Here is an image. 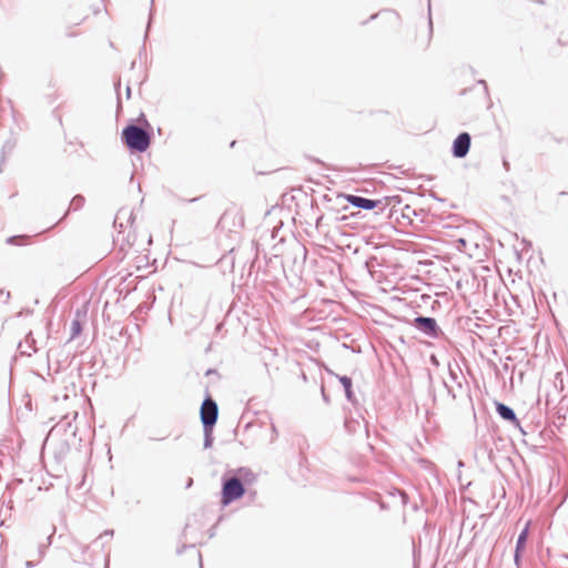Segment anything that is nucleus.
Instances as JSON below:
<instances>
[{
	"instance_id": "nucleus-1",
	"label": "nucleus",
	"mask_w": 568,
	"mask_h": 568,
	"mask_svg": "<svg viewBox=\"0 0 568 568\" xmlns=\"http://www.w3.org/2000/svg\"><path fill=\"white\" fill-rule=\"evenodd\" d=\"M122 136L126 145L138 152H144L150 145L149 134L138 125L126 126Z\"/></svg>"
},
{
	"instance_id": "nucleus-2",
	"label": "nucleus",
	"mask_w": 568,
	"mask_h": 568,
	"mask_svg": "<svg viewBox=\"0 0 568 568\" xmlns=\"http://www.w3.org/2000/svg\"><path fill=\"white\" fill-rule=\"evenodd\" d=\"M244 493V486L237 477L229 478L222 487V504L226 506L233 500L241 498Z\"/></svg>"
},
{
	"instance_id": "nucleus-3",
	"label": "nucleus",
	"mask_w": 568,
	"mask_h": 568,
	"mask_svg": "<svg viewBox=\"0 0 568 568\" xmlns=\"http://www.w3.org/2000/svg\"><path fill=\"white\" fill-rule=\"evenodd\" d=\"M217 419V405L212 398H206L201 407V420L204 428H212Z\"/></svg>"
},
{
	"instance_id": "nucleus-4",
	"label": "nucleus",
	"mask_w": 568,
	"mask_h": 568,
	"mask_svg": "<svg viewBox=\"0 0 568 568\" xmlns=\"http://www.w3.org/2000/svg\"><path fill=\"white\" fill-rule=\"evenodd\" d=\"M414 325L429 337H438L442 333L436 321L432 317L418 316L414 320Z\"/></svg>"
},
{
	"instance_id": "nucleus-5",
	"label": "nucleus",
	"mask_w": 568,
	"mask_h": 568,
	"mask_svg": "<svg viewBox=\"0 0 568 568\" xmlns=\"http://www.w3.org/2000/svg\"><path fill=\"white\" fill-rule=\"evenodd\" d=\"M470 135L467 132L460 133L453 143V154L455 158H465L470 148Z\"/></svg>"
},
{
	"instance_id": "nucleus-6",
	"label": "nucleus",
	"mask_w": 568,
	"mask_h": 568,
	"mask_svg": "<svg viewBox=\"0 0 568 568\" xmlns=\"http://www.w3.org/2000/svg\"><path fill=\"white\" fill-rule=\"evenodd\" d=\"M348 202L352 205L359 207V209H364V210H373L377 205L376 201H374V200L362 197V196H356V195H349Z\"/></svg>"
},
{
	"instance_id": "nucleus-7",
	"label": "nucleus",
	"mask_w": 568,
	"mask_h": 568,
	"mask_svg": "<svg viewBox=\"0 0 568 568\" xmlns=\"http://www.w3.org/2000/svg\"><path fill=\"white\" fill-rule=\"evenodd\" d=\"M527 538H528V526H526L525 529L518 536L516 554H515V561H516V565H518V566L520 565L519 564V551L525 547Z\"/></svg>"
},
{
	"instance_id": "nucleus-8",
	"label": "nucleus",
	"mask_w": 568,
	"mask_h": 568,
	"mask_svg": "<svg viewBox=\"0 0 568 568\" xmlns=\"http://www.w3.org/2000/svg\"><path fill=\"white\" fill-rule=\"evenodd\" d=\"M497 413L499 414V416L506 420H511V422H516V415L514 413V410L504 405V404H497Z\"/></svg>"
},
{
	"instance_id": "nucleus-9",
	"label": "nucleus",
	"mask_w": 568,
	"mask_h": 568,
	"mask_svg": "<svg viewBox=\"0 0 568 568\" xmlns=\"http://www.w3.org/2000/svg\"><path fill=\"white\" fill-rule=\"evenodd\" d=\"M339 381L345 389L347 398L352 399V381H351V378L347 376H342L339 378Z\"/></svg>"
},
{
	"instance_id": "nucleus-10",
	"label": "nucleus",
	"mask_w": 568,
	"mask_h": 568,
	"mask_svg": "<svg viewBox=\"0 0 568 568\" xmlns=\"http://www.w3.org/2000/svg\"><path fill=\"white\" fill-rule=\"evenodd\" d=\"M81 332V325L79 321H73L71 324V338L77 337Z\"/></svg>"
},
{
	"instance_id": "nucleus-11",
	"label": "nucleus",
	"mask_w": 568,
	"mask_h": 568,
	"mask_svg": "<svg viewBox=\"0 0 568 568\" xmlns=\"http://www.w3.org/2000/svg\"><path fill=\"white\" fill-rule=\"evenodd\" d=\"M205 430V439H204V448H209L212 445L213 438L211 436V428H204Z\"/></svg>"
},
{
	"instance_id": "nucleus-12",
	"label": "nucleus",
	"mask_w": 568,
	"mask_h": 568,
	"mask_svg": "<svg viewBox=\"0 0 568 568\" xmlns=\"http://www.w3.org/2000/svg\"><path fill=\"white\" fill-rule=\"evenodd\" d=\"M26 240V236H12L8 239V243L10 244H21L22 241Z\"/></svg>"
},
{
	"instance_id": "nucleus-13",
	"label": "nucleus",
	"mask_w": 568,
	"mask_h": 568,
	"mask_svg": "<svg viewBox=\"0 0 568 568\" xmlns=\"http://www.w3.org/2000/svg\"><path fill=\"white\" fill-rule=\"evenodd\" d=\"M113 536V530H105L103 534L100 535V538L102 539L103 537H112Z\"/></svg>"
},
{
	"instance_id": "nucleus-14",
	"label": "nucleus",
	"mask_w": 568,
	"mask_h": 568,
	"mask_svg": "<svg viewBox=\"0 0 568 568\" xmlns=\"http://www.w3.org/2000/svg\"><path fill=\"white\" fill-rule=\"evenodd\" d=\"M459 245H458V248H462V246H465L466 245V241L464 239H460L458 241Z\"/></svg>"
},
{
	"instance_id": "nucleus-15",
	"label": "nucleus",
	"mask_w": 568,
	"mask_h": 568,
	"mask_svg": "<svg viewBox=\"0 0 568 568\" xmlns=\"http://www.w3.org/2000/svg\"><path fill=\"white\" fill-rule=\"evenodd\" d=\"M192 479H189V483H187V487H190L192 485Z\"/></svg>"
},
{
	"instance_id": "nucleus-16",
	"label": "nucleus",
	"mask_w": 568,
	"mask_h": 568,
	"mask_svg": "<svg viewBox=\"0 0 568 568\" xmlns=\"http://www.w3.org/2000/svg\"><path fill=\"white\" fill-rule=\"evenodd\" d=\"M27 568H31V562L30 561L27 562Z\"/></svg>"
},
{
	"instance_id": "nucleus-17",
	"label": "nucleus",
	"mask_w": 568,
	"mask_h": 568,
	"mask_svg": "<svg viewBox=\"0 0 568 568\" xmlns=\"http://www.w3.org/2000/svg\"><path fill=\"white\" fill-rule=\"evenodd\" d=\"M2 294H3V292L0 291V295H2Z\"/></svg>"
}]
</instances>
